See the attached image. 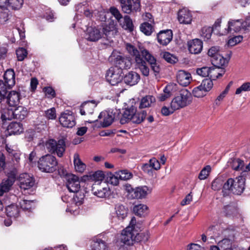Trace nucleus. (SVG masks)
<instances>
[{
	"instance_id": "nucleus-31",
	"label": "nucleus",
	"mask_w": 250,
	"mask_h": 250,
	"mask_svg": "<svg viewBox=\"0 0 250 250\" xmlns=\"http://www.w3.org/2000/svg\"><path fill=\"white\" fill-rule=\"evenodd\" d=\"M211 63L214 67H221L228 62V60L224 58L222 55H217L215 57L210 59Z\"/></svg>"
},
{
	"instance_id": "nucleus-12",
	"label": "nucleus",
	"mask_w": 250,
	"mask_h": 250,
	"mask_svg": "<svg viewBox=\"0 0 250 250\" xmlns=\"http://www.w3.org/2000/svg\"><path fill=\"white\" fill-rule=\"evenodd\" d=\"M120 109H111L101 112L98 116V118L100 119L104 118L102 126L103 127H105L109 126L114 120H120Z\"/></svg>"
},
{
	"instance_id": "nucleus-43",
	"label": "nucleus",
	"mask_w": 250,
	"mask_h": 250,
	"mask_svg": "<svg viewBox=\"0 0 250 250\" xmlns=\"http://www.w3.org/2000/svg\"><path fill=\"white\" fill-rule=\"evenodd\" d=\"M141 31L146 36H149L154 31L153 26L147 22H145L141 24Z\"/></svg>"
},
{
	"instance_id": "nucleus-62",
	"label": "nucleus",
	"mask_w": 250,
	"mask_h": 250,
	"mask_svg": "<svg viewBox=\"0 0 250 250\" xmlns=\"http://www.w3.org/2000/svg\"><path fill=\"white\" fill-rule=\"evenodd\" d=\"M45 116L48 119L53 120L56 118V109L55 108H51L45 111Z\"/></svg>"
},
{
	"instance_id": "nucleus-17",
	"label": "nucleus",
	"mask_w": 250,
	"mask_h": 250,
	"mask_svg": "<svg viewBox=\"0 0 250 250\" xmlns=\"http://www.w3.org/2000/svg\"><path fill=\"white\" fill-rule=\"evenodd\" d=\"M66 187L71 192H79L80 188V181L79 177L74 174H69L66 178Z\"/></svg>"
},
{
	"instance_id": "nucleus-18",
	"label": "nucleus",
	"mask_w": 250,
	"mask_h": 250,
	"mask_svg": "<svg viewBox=\"0 0 250 250\" xmlns=\"http://www.w3.org/2000/svg\"><path fill=\"white\" fill-rule=\"evenodd\" d=\"M172 32L171 30H162L157 34L158 42L163 46L167 45L172 40Z\"/></svg>"
},
{
	"instance_id": "nucleus-9",
	"label": "nucleus",
	"mask_w": 250,
	"mask_h": 250,
	"mask_svg": "<svg viewBox=\"0 0 250 250\" xmlns=\"http://www.w3.org/2000/svg\"><path fill=\"white\" fill-rule=\"evenodd\" d=\"M110 58L114 62V67H118L122 70L129 69L131 66V59L116 51L112 52Z\"/></svg>"
},
{
	"instance_id": "nucleus-58",
	"label": "nucleus",
	"mask_w": 250,
	"mask_h": 250,
	"mask_svg": "<svg viewBox=\"0 0 250 250\" xmlns=\"http://www.w3.org/2000/svg\"><path fill=\"white\" fill-rule=\"evenodd\" d=\"M209 67L204 66L196 69V73L198 75L202 77H208Z\"/></svg>"
},
{
	"instance_id": "nucleus-26",
	"label": "nucleus",
	"mask_w": 250,
	"mask_h": 250,
	"mask_svg": "<svg viewBox=\"0 0 250 250\" xmlns=\"http://www.w3.org/2000/svg\"><path fill=\"white\" fill-rule=\"evenodd\" d=\"M7 131L10 135L20 134L23 131L22 125L20 122H13L8 126Z\"/></svg>"
},
{
	"instance_id": "nucleus-49",
	"label": "nucleus",
	"mask_w": 250,
	"mask_h": 250,
	"mask_svg": "<svg viewBox=\"0 0 250 250\" xmlns=\"http://www.w3.org/2000/svg\"><path fill=\"white\" fill-rule=\"evenodd\" d=\"M213 31V28L205 26L201 29V36L205 39L208 40L210 38Z\"/></svg>"
},
{
	"instance_id": "nucleus-33",
	"label": "nucleus",
	"mask_w": 250,
	"mask_h": 250,
	"mask_svg": "<svg viewBox=\"0 0 250 250\" xmlns=\"http://www.w3.org/2000/svg\"><path fill=\"white\" fill-rule=\"evenodd\" d=\"M74 165L76 170L80 173L83 172L86 168V165L81 161L78 153L74 155Z\"/></svg>"
},
{
	"instance_id": "nucleus-55",
	"label": "nucleus",
	"mask_w": 250,
	"mask_h": 250,
	"mask_svg": "<svg viewBox=\"0 0 250 250\" xmlns=\"http://www.w3.org/2000/svg\"><path fill=\"white\" fill-rule=\"evenodd\" d=\"M16 55L19 61H22L27 56V52L26 50L22 47L19 48L16 51Z\"/></svg>"
},
{
	"instance_id": "nucleus-44",
	"label": "nucleus",
	"mask_w": 250,
	"mask_h": 250,
	"mask_svg": "<svg viewBox=\"0 0 250 250\" xmlns=\"http://www.w3.org/2000/svg\"><path fill=\"white\" fill-rule=\"evenodd\" d=\"M161 56L166 61L171 64H174L178 61V58L175 55L168 52L162 53Z\"/></svg>"
},
{
	"instance_id": "nucleus-57",
	"label": "nucleus",
	"mask_w": 250,
	"mask_h": 250,
	"mask_svg": "<svg viewBox=\"0 0 250 250\" xmlns=\"http://www.w3.org/2000/svg\"><path fill=\"white\" fill-rule=\"evenodd\" d=\"M236 211L237 210L235 207L231 205H228L224 207L223 211L225 215L228 216L234 214Z\"/></svg>"
},
{
	"instance_id": "nucleus-61",
	"label": "nucleus",
	"mask_w": 250,
	"mask_h": 250,
	"mask_svg": "<svg viewBox=\"0 0 250 250\" xmlns=\"http://www.w3.org/2000/svg\"><path fill=\"white\" fill-rule=\"evenodd\" d=\"M149 165L153 169V170H157L161 167L160 162L155 158H152L149 161Z\"/></svg>"
},
{
	"instance_id": "nucleus-23",
	"label": "nucleus",
	"mask_w": 250,
	"mask_h": 250,
	"mask_svg": "<svg viewBox=\"0 0 250 250\" xmlns=\"http://www.w3.org/2000/svg\"><path fill=\"white\" fill-rule=\"evenodd\" d=\"M123 80L126 84L132 86L138 83L140 80V76L136 72L130 71L124 76Z\"/></svg>"
},
{
	"instance_id": "nucleus-51",
	"label": "nucleus",
	"mask_w": 250,
	"mask_h": 250,
	"mask_svg": "<svg viewBox=\"0 0 250 250\" xmlns=\"http://www.w3.org/2000/svg\"><path fill=\"white\" fill-rule=\"evenodd\" d=\"M104 174L102 171L98 170L89 174L90 178L94 181H102L104 178Z\"/></svg>"
},
{
	"instance_id": "nucleus-19",
	"label": "nucleus",
	"mask_w": 250,
	"mask_h": 250,
	"mask_svg": "<svg viewBox=\"0 0 250 250\" xmlns=\"http://www.w3.org/2000/svg\"><path fill=\"white\" fill-rule=\"evenodd\" d=\"M92 192L94 195L99 198H106L110 195V189L108 187H101L96 184L93 185Z\"/></svg>"
},
{
	"instance_id": "nucleus-60",
	"label": "nucleus",
	"mask_w": 250,
	"mask_h": 250,
	"mask_svg": "<svg viewBox=\"0 0 250 250\" xmlns=\"http://www.w3.org/2000/svg\"><path fill=\"white\" fill-rule=\"evenodd\" d=\"M43 91L45 93L46 96L49 98L52 99L56 96L55 91L52 87H45L43 88Z\"/></svg>"
},
{
	"instance_id": "nucleus-52",
	"label": "nucleus",
	"mask_w": 250,
	"mask_h": 250,
	"mask_svg": "<svg viewBox=\"0 0 250 250\" xmlns=\"http://www.w3.org/2000/svg\"><path fill=\"white\" fill-rule=\"evenodd\" d=\"M200 85L208 92L212 88L213 83L212 80L209 78L203 80Z\"/></svg>"
},
{
	"instance_id": "nucleus-11",
	"label": "nucleus",
	"mask_w": 250,
	"mask_h": 250,
	"mask_svg": "<svg viewBox=\"0 0 250 250\" xmlns=\"http://www.w3.org/2000/svg\"><path fill=\"white\" fill-rule=\"evenodd\" d=\"M124 187L128 193V198L131 199H143L146 197L148 193V188L146 186L139 187L133 188L130 184H126L124 185Z\"/></svg>"
},
{
	"instance_id": "nucleus-22",
	"label": "nucleus",
	"mask_w": 250,
	"mask_h": 250,
	"mask_svg": "<svg viewBox=\"0 0 250 250\" xmlns=\"http://www.w3.org/2000/svg\"><path fill=\"white\" fill-rule=\"evenodd\" d=\"M202 49L203 42L198 39H195L188 42V49L192 54H199Z\"/></svg>"
},
{
	"instance_id": "nucleus-37",
	"label": "nucleus",
	"mask_w": 250,
	"mask_h": 250,
	"mask_svg": "<svg viewBox=\"0 0 250 250\" xmlns=\"http://www.w3.org/2000/svg\"><path fill=\"white\" fill-rule=\"evenodd\" d=\"M1 119L3 122L15 119L14 107L4 109L1 113Z\"/></svg>"
},
{
	"instance_id": "nucleus-42",
	"label": "nucleus",
	"mask_w": 250,
	"mask_h": 250,
	"mask_svg": "<svg viewBox=\"0 0 250 250\" xmlns=\"http://www.w3.org/2000/svg\"><path fill=\"white\" fill-rule=\"evenodd\" d=\"M141 228H142V225L141 224ZM141 230V228L139 230L136 231V232H134L135 233V242H146L147 241L149 238V235L147 233L145 232H139V231Z\"/></svg>"
},
{
	"instance_id": "nucleus-38",
	"label": "nucleus",
	"mask_w": 250,
	"mask_h": 250,
	"mask_svg": "<svg viewBox=\"0 0 250 250\" xmlns=\"http://www.w3.org/2000/svg\"><path fill=\"white\" fill-rule=\"evenodd\" d=\"M147 207L143 204L136 205L133 209L134 213L140 217L145 216L147 214Z\"/></svg>"
},
{
	"instance_id": "nucleus-29",
	"label": "nucleus",
	"mask_w": 250,
	"mask_h": 250,
	"mask_svg": "<svg viewBox=\"0 0 250 250\" xmlns=\"http://www.w3.org/2000/svg\"><path fill=\"white\" fill-rule=\"evenodd\" d=\"M15 119L19 120L24 119L28 114V111L26 107L22 106H19L14 107Z\"/></svg>"
},
{
	"instance_id": "nucleus-13",
	"label": "nucleus",
	"mask_w": 250,
	"mask_h": 250,
	"mask_svg": "<svg viewBox=\"0 0 250 250\" xmlns=\"http://www.w3.org/2000/svg\"><path fill=\"white\" fill-rule=\"evenodd\" d=\"M123 71L118 67H111L106 74L107 81L112 85L119 83L123 80Z\"/></svg>"
},
{
	"instance_id": "nucleus-7",
	"label": "nucleus",
	"mask_w": 250,
	"mask_h": 250,
	"mask_svg": "<svg viewBox=\"0 0 250 250\" xmlns=\"http://www.w3.org/2000/svg\"><path fill=\"white\" fill-rule=\"evenodd\" d=\"M126 49L130 55L135 57L137 66L139 68L142 74L145 76H148L149 74V69L146 62L141 57L140 51L130 43L126 44Z\"/></svg>"
},
{
	"instance_id": "nucleus-10",
	"label": "nucleus",
	"mask_w": 250,
	"mask_h": 250,
	"mask_svg": "<svg viewBox=\"0 0 250 250\" xmlns=\"http://www.w3.org/2000/svg\"><path fill=\"white\" fill-rule=\"evenodd\" d=\"M45 146L49 152L56 153L58 157H61L65 150V140L61 139L57 142L54 139H49L46 142Z\"/></svg>"
},
{
	"instance_id": "nucleus-36",
	"label": "nucleus",
	"mask_w": 250,
	"mask_h": 250,
	"mask_svg": "<svg viewBox=\"0 0 250 250\" xmlns=\"http://www.w3.org/2000/svg\"><path fill=\"white\" fill-rule=\"evenodd\" d=\"M155 102V98L153 96L147 95L143 97L140 102L139 108L148 107Z\"/></svg>"
},
{
	"instance_id": "nucleus-2",
	"label": "nucleus",
	"mask_w": 250,
	"mask_h": 250,
	"mask_svg": "<svg viewBox=\"0 0 250 250\" xmlns=\"http://www.w3.org/2000/svg\"><path fill=\"white\" fill-rule=\"evenodd\" d=\"M136 111V108L133 105L125 108L121 117L120 123L124 125L130 121L137 124L142 123L146 118V112L145 110L140 112Z\"/></svg>"
},
{
	"instance_id": "nucleus-54",
	"label": "nucleus",
	"mask_w": 250,
	"mask_h": 250,
	"mask_svg": "<svg viewBox=\"0 0 250 250\" xmlns=\"http://www.w3.org/2000/svg\"><path fill=\"white\" fill-rule=\"evenodd\" d=\"M23 3V0H9V6L13 9H19Z\"/></svg>"
},
{
	"instance_id": "nucleus-34",
	"label": "nucleus",
	"mask_w": 250,
	"mask_h": 250,
	"mask_svg": "<svg viewBox=\"0 0 250 250\" xmlns=\"http://www.w3.org/2000/svg\"><path fill=\"white\" fill-rule=\"evenodd\" d=\"M229 163V166L235 170H242L244 167V162L239 158L231 159Z\"/></svg>"
},
{
	"instance_id": "nucleus-47",
	"label": "nucleus",
	"mask_w": 250,
	"mask_h": 250,
	"mask_svg": "<svg viewBox=\"0 0 250 250\" xmlns=\"http://www.w3.org/2000/svg\"><path fill=\"white\" fill-rule=\"evenodd\" d=\"M3 171L7 176V178L5 179L9 180L10 183H14L17 175V170L15 168H13L12 170L9 171L5 168Z\"/></svg>"
},
{
	"instance_id": "nucleus-45",
	"label": "nucleus",
	"mask_w": 250,
	"mask_h": 250,
	"mask_svg": "<svg viewBox=\"0 0 250 250\" xmlns=\"http://www.w3.org/2000/svg\"><path fill=\"white\" fill-rule=\"evenodd\" d=\"M115 174L119 176V178L122 180H128L131 179L133 174L127 169H124L115 172Z\"/></svg>"
},
{
	"instance_id": "nucleus-15",
	"label": "nucleus",
	"mask_w": 250,
	"mask_h": 250,
	"mask_svg": "<svg viewBox=\"0 0 250 250\" xmlns=\"http://www.w3.org/2000/svg\"><path fill=\"white\" fill-rule=\"evenodd\" d=\"M18 182L20 188L25 190L33 187L35 184V180L28 173H24L20 175Z\"/></svg>"
},
{
	"instance_id": "nucleus-41",
	"label": "nucleus",
	"mask_w": 250,
	"mask_h": 250,
	"mask_svg": "<svg viewBox=\"0 0 250 250\" xmlns=\"http://www.w3.org/2000/svg\"><path fill=\"white\" fill-rule=\"evenodd\" d=\"M172 86V85H167L165 87L163 93L160 94L158 97L159 101H164L171 96Z\"/></svg>"
},
{
	"instance_id": "nucleus-4",
	"label": "nucleus",
	"mask_w": 250,
	"mask_h": 250,
	"mask_svg": "<svg viewBox=\"0 0 250 250\" xmlns=\"http://www.w3.org/2000/svg\"><path fill=\"white\" fill-rule=\"evenodd\" d=\"M192 101L191 93L186 89H183L171 102V108L178 110L190 104Z\"/></svg>"
},
{
	"instance_id": "nucleus-53",
	"label": "nucleus",
	"mask_w": 250,
	"mask_h": 250,
	"mask_svg": "<svg viewBox=\"0 0 250 250\" xmlns=\"http://www.w3.org/2000/svg\"><path fill=\"white\" fill-rule=\"evenodd\" d=\"M211 171V167L210 166L208 165L204 167L200 171L198 178L200 180H205L208 176Z\"/></svg>"
},
{
	"instance_id": "nucleus-59",
	"label": "nucleus",
	"mask_w": 250,
	"mask_h": 250,
	"mask_svg": "<svg viewBox=\"0 0 250 250\" xmlns=\"http://www.w3.org/2000/svg\"><path fill=\"white\" fill-rule=\"evenodd\" d=\"M127 3L133 11H137L140 6L139 0H127Z\"/></svg>"
},
{
	"instance_id": "nucleus-40",
	"label": "nucleus",
	"mask_w": 250,
	"mask_h": 250,
	"mask_svg": "<svg viewBox=\"0 0 250 250\" xmlns=\"http://www.w3.org/2000/svg\"><path fill=\"white\" fill-rule=\"evenodd\" d=\"M14 183H10L7 179H3L0 185V196H2L4 193L10 190Z\"/></svg>"
},
{
	"instance_id": "nucleus-8",
	"label": "nucleus",
	"mask_w": 250,
	"mask_h": 250,
	"mask_svg": "<svg viewBox=\"0 0 250 250\" xmlns=\"http://www.w3.org/2000/svg\"><path fill=\"white\" fill-rule=\"evenodd\" d=\"M4 81L0 80V95L5 98L8 89L12 88L15 84V74L13 69H8L3 75Z\"/></svg>"
},
{
	"instance_id": "nucleus-5",
	"label": "nucleus",
	"mask_w": 250,
	"mask_h": 250,
	"mask_svg": "<svg viewBox=\"0 0 250 250\" xmlns=\"http://www.w3.org/2000/svg\"><path fill=\"white\" fill-rule=\"evenodd\" d=\"M245 179L243 176H239L235 179L229 178L224 183L223 190L240 195L245 189Z\"/></svg>"
},
{
	"instance_id": "nucleus-32",
	"label": "nucleus",
	"mask_w": 250,
	"mask_h": 250,
	"mask_svg": "<svg viewBox=\"0 0 250 250\" xmlns=\"http://www.w3.org/2000/svg\"><path fill=\"white\" fill-rule=\"evenodd\" d=\"M18 206L21 208L24 211H31V210L35 208V203L33 201L21 199L19 202Z\"/></svg>"
},
{
	"instance_id": "nucleus-20",
	"label": "nucleus",
	"mask_w": 250,
	"mask_h": 250,
	"mask_svg": "<svg viewBox=\"0 0 250 250\" xmlns=\"http://www.w3.org/2000/svg\"><path fill=\"white\" fill-rule=\"evenodd\" d=\"M176 77L178 83L184 86L188 85L192 79L189 73L183 70L178 71Z\"/></svg>"
},
{
	"instance_id": "nucleus-1",
	"label": "nucleus",
	"mask_w": 250,
	"mask_h": 250,
	"mask_svg": "<svg viewBox=\"0 0 250 250\" xmlns=\"http://www.w3.org/2000/svg\"><path fill=\"white\" fill-rule=\"evenodd\" d=\"M116 33V30L114 25L106 26L103 28L102 31L95 27H89L87 29L85 39L90 42H97L103 37L110 40Z\"/></svg>"
},
{
	"instance_id": "nucleus-24",
	"label": "nucleus",
	"mask_w": 250,
	"mask_h": 250,
	"mask_svg": "<svg viewBox=\"0 0 250 250\" xmlns=\"http://www.w3.org/2000/svg\"><path fill=\"white\" fill-rule=\"evenodd\" d=\"M5 99L10 107H15L20 103L21 99L20 94L16 91H11Z\"/></svg>"
},
{
	"instance_id": "nucleus-14",
	"label": "nucleus",
	"mask_w": 250,
	"mask_h": 250,
	"mask_svg": "<svg viewBox=\"0 0 250 250\" xmlns=\"http://www.w3.org/2000/svg\"><path fill=\"white\" fill-rule=\"evenodd\" d=\"M139 49L143 58L150 64L151 68L155 75L158 74L161 70V68L160 65L157 62L156 58L148 50L144 47H140Z\"/></svg>"
},
{
	"instance_id": "nucleus-25",
	"label": "nucleus",
	"mask_w": 250,
	"mask_h": 250,
	"mask_svg": "<svg viewBox=\"0 0 250 250\" xmlns=\"http://www.w3.org/2000/svg\"><path fill=\"white\" fill-rule=\"evenodd\" d=\"M178 19L181 23L189 24L192 21V16L188 10L183 9L178 12Z\"/></svg>"
},
{
	"instance_id": "nucleus-64",
	"label": "nucleus",
	"mask_w": 250,
	"mask_h": 250,
	"mask_svg": "<svg viewBox=\"0 0 250 250\" xmlns=\"http://www.w3.org/2000/svg\"><path fill=\"white\" fill-rule=\"evenodd\" d=\"M250 91V83H243L240 87L238 88L236 91V94H239L242 91Z\"/></svg>"
},
{
	"instance_id": "nucleus-3",
	"label": "nucleus",
	"mask_w": 250,
	"mask_h": 250,
	"mask_svg": "<svg viewBox=\"0 0 250 250\" xmlns=\"http://www.w3.org/2000/svg\"><path fill=\"white\" fill-rule=\"evenodd\" d=\"M141 224L136 222L135 217H132L128 226L125 228L122 232L120 240L121 242L128 246L132 245L134 243V232L140 229Z\"/></svg>"
},
{
	"instance_id": "nucleus-50",
	"label": "nucleus",
	"mask_w": 250,
	"mask_h": 250,
	"mask_svg": "<svg viewBox=\"0 0 250 250\" xmlns=\"http://www.w3.org/2000/svg\"><path fill=\"white\" fill-rule=\"evenodd\" d=\"M194 96L197 98H201L207 95V92L202 88L201 85L194 88L192 90Z\"/></svg>"
},
{
	"instance_id": "nucleus-16",
	"label": "nucleus",
	"mask_w": 250,
	"mask_h": 250,
	"mask_svg": "<svg viewBox=\"0 0 250 250\" xmlns=\"http://www.w3.org/2000/svg\"><path fill=\"white\" fill-rule=\"evenodd\" d=\"M59 122L62 126L67 128H72L76 124L74 116L70 111L62 113L59 118Z\"/></svg>"
},
{
	"instance_id": "nucleus-56",
	"label": "nucleus",
	"mask_w": 250,
	"mask_h": 250,
	"mask_svg": "<svg viewBox=\"0 0 250 250\" xmlns=\"http://www.w3.org/2000/svg\"><path fill=\"white\" fill-rule=\"evenodd\" d=\"M75 193L76 194L72 198L73 202L77 206L81 205L83 203L84 195L80 194L79 192Z\"/></svg>"
},
{
	"instance_id": "nucleus-63",
	"label": "nucleus",
	"mask_w": 250,
	"mask_h": 250,
	"mask_svg": "<svg viewBox=\"0 0 250 250\" xmlns=\"http://www.w3.org/2000/svg\"><path fill=\"white\" fill-rule=\"evenodd\" d=\"M208 55L210 57V59L215 57L217 55H220L219 47L212 46L208 51Z\"/></svg>"
},
{
	"instance_id": "nucleus-35",
	"label": "nucleus",
	"mask_w": 250,
	"mask_h": 250,
	"mask_svg": "<svg viewBox=\"0 0 250 250\" xmlns=\"http://www.w3.org/2000/svg\"><path fill=\"white\" fill-rule=\"evenodd\" d=\"M221 67H216L214 66L209 67V77L212 80H215L216 79L221 77L225 73V70L222 69L220 72L219 71Z\"/></svg>"
},
{
	"instance_id": "nucleus-6",
	"label": "nucleus",
	"mask_w": 250,
	"mask_h": 250,
	"mask_svg": "<svg viewBox=\"0 0 250 250\" xmlns=\"http://www.w3.org/2000/svg\"><path fill=\"white\" fill-rule=\"evenodd\" d=\"M38 167L42 172L52 173L58 169V163L55 156L46 154L39 159Z\"/></svg>"
},
{
	"instance_id": "nucleus-39",
	"label": "nucleus",
	"mask_w": 250,
	"mask_h": 250,
	"mask_svg": "<svg viewBox=\"0 0 250 250\" xmlns=\"http://www.w3.org/2000/svg\"><path fill=\"white\" fill-rule=\"evenodd\" d=\"M115 209L117 217L119 219L123 220L127 216V209L123 205H116Z\"/></svg>"
},
{
	"instance_id": "nucleus-46",
	"label": "nucleus",
	"mask_w": 250,
	"mask_h": 250,
	"mask_svg": "<svg viewBox=\"0 0 250 250\" xmlns=\"http://www.w3.org/2000/svg\"><path fill=\"white\" fill-rule=\"evenodd\" d=\"M218 245L220 250H232L231 242L229 239H223L218 242Z\"/></svg>"
},
{
	"instance_id": "nucleus-30",
	"label": "nucleus",
	"mask_w": 250,
	"mask_h": 250,
	"mask_svg": "<svg viewBox=\"0 0 250 250\" xmlns=\"http://www.w3.org/2000/svg\"><path fill=\"white\" fill-rule=\"evenodd\" d=\"M18 205L11 204L5 208V212L7 216L16 218L19 216L20 210Z\"/></svg>"
},
{
	"instance_id": "nucleus-27",
	"label": "nucleus",
	"mask_w": 250,
	"mask_h": 250,
	"mask_svg": "<svg viewBox=\"0 0 250 250\" xmlns=\"http://www.w3.org/2000/svg\"><path fill=\"white\" fill-rule=\"evenodd\" d=\"M108 248L107 243L100 238L93 240L91 244V250H108Z\"/></svg>"
},
{
	"instance_id": "nucleus-48",
	"label": "nucleus",
	"mask_w": 250,
	"mask_h": 250,
	"mask_svg": "<svg viewBox=\"0 0 250 250\" xmlns=\"http://www.w3.org/2000/svg\"><path fill=\"white\" fill-rule=\"evenodd\" d=\"M123 27L125 29L131 32L134 29V25L131 19L126 15L124 17V21Z\"/></svg>"
},
{
	"instance_id": "nucleus-21",
	"label": "nucleus",
	"mask_w": 250,
	"mask_h": 250,
	"mask_svg": "<svg viewBox=\"0 0 250 250\" xmlns=\"http://www.w3.org/2000/svg\"><path fill=\"white\" fill-rule=\"evenodd\" d=\"M96 106L97 104L94 100L84 102L80 107V112L82 115L91 114Z\"/></svg>"
},
{
	"instance_id": "nucleus-28",
	"label": "nucleus",
	"mask_w": 250,
	"mask_h": 250,
	"mask_svg": "<svg viewBox=\"0 0 250 250\" xmlns=\"http://www.w3.org/2000/svg\"><path fill=\"white\" fill-rule=\"evenodd\" d=\"M242 23L241 20H231L228 22V28L226 31H225V34L229 33H232V31L237 32L241 29Z\"/></svg>"
}]
</instances>
